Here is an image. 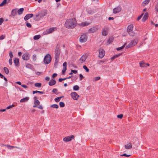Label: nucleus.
Listing matches in <instances>:
<instances>
[{
    "instance_id": "37",
    "label": "nucleus",
    "mask_w": 158,
    "mask_h": 158,
    "mask_svg": "<svg viewBox=\"0 0 158 158\" xmlns=\"http://www.w3.org/2000/svg\"><path fill=\"white\" fill-rule=\"evenodd\" d=\"M7 3V0H3L2 2L0 4V6H4Z\"/></svg>"
},
{
    "instance_id": "25",
    "label": "nucleus",
    "mask_w": 158,
    "mask_h": 158,
    "mask_svg": "<svg viewBox=\"0 0 158 158\" xmlns=\"http://www.w3.org/2000/svg\"><path fill=\"white\" fill-rule=\"evenodd\" d=\"M17 14L16 9H13L11 11V15L12 16H15Z\"/></svg>"
},
{
    "instance_id": "19",
    "label": "nucleus",
    "mask_w": 158,
    "mask_h": 158,
    "mask_svg": "<svg viewBox=\"0 0 158 158\" xmlns=\"http://www.w3.org/2000/svg\"><path fill=\"white\" fill-rule=\"evenodd\" d=\"M29 99V98L28 97H26L20 100V102L21 103L25 102H27Z\"/></svg>"
},
{
    "instance_id": "57",
    "label": "nucleus",
    "mask_w": 158,
    "mask_h": 158,
    "mask_svg": "<svg viewBox=\"0 0 158 158\" xmlns=\"http://www.w3.org/2000/svg\"><path fill=\"white\" fill-rule=\"evenodd\" d=\"M63 68H66L67 63L66 62H64L63 64Z\"/></svg>"
},
{
    "instance_id": "29",
    "label": "nucleus",
    "mask_w": 158,
    "mask_h": 158,
    "mask_svg": "<svg viewBox=\"0 0 158 158\" xmlns=\"http://www.w3.org/2000/svg\"><path fill=\"white\" fill-rule=\"evenodd\" d=\"M121 54H122L120 53V54H119L114 55V56H113L112 57H111V60H114L115 58H117L118 57L120 56Z\"/></svg>"
},
{
    "instance_id": "49",
    "label": "nucleus",
    "mask_w": 158,
    "mask_h": 158,
    "mask_svg": "<svg viewBox=\"0 0 158 158\" xmlns=\"http://www.w3.org/2000/svg\"><path fill=\"white\" fill-rule=\"evenodd\" d=\"M100 77L99 76L97 77L94 78V80L95 81H97L99 80H100Z\"/></svg>"
},
{
    "instance_id": "3",
    "label": "nucleus",
    "mask_w": 158,
    "mask_h": 158,
    "mask_svg": "<svg viewBox=\"0 0 158 158\" xmlns=\"http://www.w3.org/2000/svg\"><path fill=\"white\" fill-rule=\"evenodd\" d=\"M48 11L46 10H41L36 15L35 17H34V19L36 21L39 20L41 18H43L47 14Z\"/></svg>"
},
{
    "instance_id": "15",
    "label": "nucleus",
    "mask_w": 158,
    "mask_h": 158,
    "mask_svg": "<svg viewBox=\"0 0 158 158\" xmlns=\"http://www.w3.org/2000/svg\"><path fill=\"white\" fill-rule=\"evenodd\" d=\"M139 65L140 67H144L149 66V64L148 63H145L143 61H141L139 63Z\"/></svg>"
},
{
    "instance_id": "6",
    "label": "nucleus",
    "mask_w": 158,
    "mask_h": 158,
    "mask_svg": "<svg viewBox=\"0 0 158 158\" xmlns=\"http://www.w3.org/2000/svg\"><path fill=\"white\" fill-rule=\"evenodd\" d=\"M56 29V27H52L50 28L49 29H47L45 31H44L43 32V34L44 35H47L48 34L50 33L55 30Z\"/></svg>"
},
{
    "instance_id": "18",
    "label": "nucleus",
    "mask_w": 158,
    "mask_h": 158,
    "mask_svg": "<svg viewBox=\"0 0 158 158\" xmlns=\"http://www.w3.org/2000/svg\"><path fill=\"white\" fill-rule=\"evenodd\" d=\"M22 58L24 60H28L29 59V56L28 53L24 54L22 56Z\"/></svg>"
},
{
    "instance_id": "64",
    "label": "nucleus",
    "mask_w": 158,
    "mask_h": 158,
    "mask_svg": "<svg viewBox=\"0 0 158 158\" xmlns=\"http://www.w3.org/2000/svg\"><path fill=\"white\" fill-rule=\"evenodd\" d=\"M143 14H141L139 16L138 18H137V20H140L141 18H142V16H143Z\"/></svg>"
},
{
    "instance_id": "42",
    "label": "nucleus",
    "mask_w": 158,
    "mask_h": 158,
    "mask_svg": "<svg viewBox=\"0 0 158 158\" xmlns=\"http://www.w3.org/2000/svg\"><path fill=\"white\" fill-rule=\"evenodd\" d=\"M59 105L61 107H64L65 106L64 103L63 102H60L59 103Z\"/></svg>"
},
{
    "instance_id": "47",
    "label": "nucleus",
    "mask_w": 158,
    "mask_h": 158,
    "mask_svg": "<svg viewBox=\"0 0 158 158\" xmlns=\"http://www.w3.org/2000/svg\"><path fill=\"white\" fill-rule=\"evenodd\" d=\"M123 116V115L122 114H121L119 115H117V118H119L120 119H122Z\"/></svg>"
},
{
    "instance_id": "55",
    "label": "nucleus",
    "mask_w": 158,
    "mask_h": 158,
    "mask_svg": "<svg viewBox=\"0 0 158 158\" xmlns=\"http://www.w3.org/2000/svg\"><path fill=\"white\" fill-rule=\"evenodd\" d=\"M79 76H80V80H81L82 79L84 78L83 76L81 74H79Z\"/></svg>"
},
{
    "instance_id": "48",
    "label": "nucleus",
    "mask_w": 158,
    "mask_h": 158,
    "mask_svg": "<svg viewBox=\"0 0 158 158\" xmlns=\"http://www.w3.org/2000/svg\"><path fill=\"white\" fill-rule=\"evenodd\" d=\"M15 106L13 104H12V105H9L8 107H7L6 108V109H10L13 107H14Z\"/></svg>"
},
{
    "instance_id": "24",
    "label": "nucleus",
    "mask_w": 158,
    "mask_h": 158,
    "mask_svg": "<svg viewBox=\"0 0 158 158\" xmlns=\"http://www.w3.org/2000/svg\"><path fill=\"white\" fill-rule=\"evenodd\" d=\"M26 67L27 68L33 71V66L31 64H27L26 65Z\"/></svg>"
},
{
    "instance_id": "63",
    "label": "nucleus",
    "mask_w": 158,
    "mask_h": 158,
    "mask_svg": "<svg viewBox=\"0 0 158 158\" xmlns=\"http://www.w3.org/2000/svg\"><path fill=\"white\" fill-rule=\"evenodd\" d=\"M57 76V74L56 73H53L52 76V77L53 78H54Z\"/></svg>"
},
{
    "instance_id": "43",
    "label": "nucleus",
    "mask_w": 158,
    "mask_h": 158,
    "mask_svg": "<svg viewBox=\"0 0 158 158\" xmlns=\"http://www.w3.org/2000/svg\"><path fill=\"white\" fill-rule=\"evenodd\" d=\"M83 68L87 72H88L89 71V69L87 67L86 65H84Z\"/></svg>"
},
{
    "instance_id": "58",
    "label": "nucleus",
    "mask_w": 158,
    "mask_h": 158,
    "mask_svg": "<svg viewBox=\"0 0 158 158\" xmlns=\"http://www.w3.org/2000/svg\"><path fill=\"white\" fill-rule=\"evenodd\" d=\"M71 72H73V73L76 74L77 72V71L76 70H71Z\"/></svg>"
},
{
    "instance_id": "36",
    "label": "nucleus",
    "mask_w": 158,
    "mask_h": 158,
    "mask_svg": "<svg viewBox=\"0 0 158 158\" xmlns=\"http://www.w3.org/2000/svg\"><path fill=\"white\" fill-rule=\"evenodd\" d=\"M50 107L55 108H58L59 107V106L56 104H54L51 105L50 106Z\"/></svg>"
},
{
    "instance_id": "56",
    "label": "nucleus",
    "mask_w": 158,
    "mask_h": 158,
    "mask_svg": "<svg viewBox=\"0 0 158 158\" xmlns=\"http://www.w3.org/2000/svg\"><path fill=\"white\" fill-rule=\"evenodd\" d=\"M65 80H66V78H59L58 80V81L59 82H61L62 81Z\"/></svg>"
},
{
    "instance_id": "10",
    "label": "nucleus",
    "mask_w": 158,
    "mask_h": 158,
    "mask_svg": "<svg viewBox=\"0 0 158 158\" xmlns=\"http://www.w3.org/2000/svg\"><path fill=\"white\" fill-rule=\"evenodd\" d=\"M87 58V56L86 55H84L80 58L79 61L81 63H83L85 62Z\"/></svg>"
},
{
    "instance_id": "20",
    "label": "nucleus",
    "mask_w": 158,
    "mask_h": 158,
    "mask_svg": "<svg viewBox=\"0 0 158 158\" xmlns=\"http://www.w3.org/2000/svg\"><path fill=\"white\" fill-rule=\"evenodd\" d=\"M148 13H146L144 15L142 20L143 22H145L148 19Z\"/></svg>"
},
{
    "instance_id": "23",
    "label": "nucleus",
    "mask_w": 158,
    "mask_h": 158,
    "mask_svg": "<svg viewBox=\"0 0 158 158\" xmlns=\"http://www.w3.org/2000/svg\"><path fill=\"white\" fill-rule=\"evenodd\" d=\"M97 29L95 27L91 28L89 30V32L90 33H93L97 31Z\"/></svg>"
},
{
    "instance_id": "44",
    "label": "nucleus",
    "mask_w": 158,
    "mask_h": 158,
    "mask_svg": "<svg viewBox=\"0 0 158 158\" xmlns=\"http://www.w3.org/2000/svg\"><path fill=\"white\" fill-rule=\"evenodd\" d=\"M113 39L112 38H110L107 40V42L109 44H110L113 42Z\"/></svg>"
},
{
    "instance_id": "9",
    "label": "nucleus",
    "mask_w": 158,
    "mask_h": 158,
    "mask_svg": "<svg viewBox=\"0 0 158 158\" xmlns=\"http://www.w3.org/2000/svg\"><path fill=\"white\" fill-rule=\"evenodd\" d=\"M70 95L75 100H77L79 97V96L76 92H72Z\"/></svg>"
},
{
    "instance_id": "5",
    "label": "nucleus",
    "mask_w": 158,
    "mask_h": 158,
    "mask_svg": "<svg viewBox=\"0 0 158 158\" xmlns=\"http://www.w3.org/2000/svg\"><path fill=\"white\" fill-rule=\"evenodd\" d=\"M138 42V40L137 39H134L131 41L130 43L126 46V48H128L135 46Z\"/></svg>"
},
{
    "instance_id": "34",
    "label": "nucleus",
    "mask_w": 158,
    "mask_h": 158,
    "mask_svg": "<svg viewBox=\"0 0 158 158\" xmlns=\"http://www.w3.org/2000/svg\"><path fill=\"white\" fill-rule=\"evenodd\" d=\"M3 69L5 73L6 74H8L9 73V70L6 67H4L3 68Z\"/></svg>"
},
{
    "instance_id": "53",
    "label": "nucleus",
    "mask_w": 158,
    "mask_h": 158,
    "mask_svg": "<svg viewBox=\"0 0 158 158\" xmlns=\"http://www.w3.org/2000/svg\"><path fill=\"white\" fill-rule=\"evenodd\" d=\"M32 58H33V59L34 60H35L36 59V55L35 54H34L33 55V56H32Z\"/></svg>"
},
{
    "instance_id": "11",
    "label": "nucleus",
    "mask_w": 158,
    "mask_h": 158,
    "mask_svg": "<svg viewBox=\"0 0 158 158\" xmlns=\"http://www.w3.org/2000/svg\"><path fill=\"white\" fill-rule=\"evenodd\" d=\"M108 33V28L106 27H104L102 30V35L103 36H106Z\"/></svg>"
},
{
    "instance_id": "61",
    "label": "nucleus",
    "mask_w": 158,
    "mask_h": 158,
    "mask_svg": "<svg viewBox=\"0 0 158 158\" xmlns=\"http://www.w3.org/2000/svg\"><path fill=\"white\" fill-rule=\"evenodd\" d=\"M67 68H63V69L62 70V72L63 73H65L66 70Z\"/></svg>"
},
{
    "instance_id": "54",
    "label": "nucleus",
    "mask_w": 158,
    "mask_h": 158,
    "mask_svg": "<svg viewBox=\"0 0 158 158\" xmlns=\"http://www.w3.org/2000/svg\"><path fill=\"white\" fill-rule=\"evenodd\" d=\"M5 36L4 35H2L0 36V40H2L4 39L5 38Z\"/></svg>"
},
{
    "instance_id": "2",
    "label": "nucleus",
    "mask_w": 158,
    "mask_h": 158,
    "mask_svg": "<svg viewBox=\"0 0 158 158\" xmlns=\"http://www.w3.org/2000/svg\"><path fill=\"white\" fill-rule=\"evenodd\" d=\"M77 21L75 18L67 19L65 22L64 26L68 29H73L76 26Z\"/></svg>"
},
{
    "instance_id": "21",
    "label": "nucleus",
    "mask_w": 158,
    "mask_h": 158,
    "mask_svg": "<svg viewBox=\"0 0 158 158\" xmlns=\"http://www.w3.org/2000/svg\"><path fill=\"white\" fill-rule=\"evenodd\" d=\"M133 26L132 24H131L128 26L127 27V31L128 32H130L133 31Z\"/></svg>"
},
{
    "instance_id": "51",
    "label": "nucleus",
    "mask_w": 158,
    "mask_h": 158,
    "mask_svg": "<svg viewBox=\"0 0 158 158\" xmlns=\"http://www.w3.org/2000/svg\"><path fill=\"white\" fill-rule=\"evenodd\" d=\"M9 63L10 65H11L12 64V59L10 58L9 60Z\"/></svg>"
},
{
    "instance_id": "12",
    "label": "nucleus",
    "mask_w": 158,
    "mask_h": 158,
    "mask_svg": "<svg viewBox=\"0 0 158 158\" xmlns=\"http://www.w3.org/2000/svg\"><path fill=\"white\" fill-rule=\"evenodd\" d=\"M122 10L121 6H118L113 9V13L115 14L120 12Z\"/></svg>"
},
{
    "instance_id": "17",
    "label": "nucleus",
    "mask_w": 158,
    "mask_h": 158,
    "mask_svg": "<svg viewBox=\"0 0 158 158\" xmlns=\"http://www.w3.org/2000/svg\"><path fill=\"white\" fill-rule=\"evenodd\" d=\"M34 105H36L37 106L39 105L40 104V102L37 99V97L35 96L34 97Z\"/></svg>"
},
{
    "instance_id": "27",
    "label": "nucleus",
    "mask_w": 158,
    "mask_h": 158,
    "mask_svg": "<svg viewBox=\"0 0 158 158\" xmlns=\"http://www.w3.org/2000/svg\"><path fill=\"white\" fill-rule=\"evenodd\" d=\"M24 10V9L23 8L19 9L18 10V13L19 15H20L22 14Z\"/></svg>"
},
{
    "instance_id": "1",
    "label": "nucleus",
    "mask_w": 158,
    "mask_h": 158,
    "mask_svg": "<svg viewBox=\"0 0 158 158\" xmlns=\"http://www.w3.org/2000/svg\"><path fill=\"white\" fill-rule=\"evenodd\" d=\"M60 48V44H57L55 49V63L54 65L55 68L57 67L59 62L60 54L61 53Z\"/></svg>"
},
{
    "instance_id": "46",
    "label": "nucleus",
    "mask_w": 158,
    "mask_h": 158,
    "mask_svg": "<svg viewBox=\"0 0 158 158\" xmlns=\"http://www.w3.org/2000/svg\"><path fill=\"white\" fill-rule=\"evenodd\" d=\"M9 55L10 58L12 59L13 56V55L11 51H10Z\"/></svg>"
},
{
    "instance_id": "13",
    "label": "nucleus",
    "mask_w": 158,
    "mask_h": 158,
    "mask_svg": "<svg viewBox=\"0 0 158 158\" xmlns=\"http://www.w3.org/2000/svg\"><path fill=\"white\" fill-rule=\"evenodd\" d=\"M74 138V136L73 135H71L70 136H68L64 137L63 139V140L65 142H69L71 141L72 139Z\"/></svg>"
},
{
    "instance_id": "40",
    "label": "nucleus",
    "mask_w": 158,
    "mask_h": 158,
    "mask_svg": "<svg viewBox=\"0 0 158 158\" xmlns=\"http://www.w3.org/2000/svg\"><path fill=\"white\" fill-rule=\"evenodd\" d=\"M7 148H8L9 149H13V148H18V147H15V146H10L9 145H7Z\"/></svg>"
},
{
    "instance_id": "35",
    "label": "nucleus",
    "mask_w": 158,
    "mask_h": 158,
    "mask_svg": "<svg viewBox=\"0 0 158 158\" xmlns=\"http://www.w3.org/2000/svg\"><path fill=\"white\" fill-rule=\"evenodd\" d=\"M126 44V43H125L121 47H118V48H116V50L118 51H119V50H122V49H123L124 47H125V45Z\"/></svg>"
},
{
    "instance_id": "28",
    "label": "nucleus",
    "mask_w": 158,
    "mask_h": 158,
    "mask_svg": "<svg viewBox=\"0 0 158 158\" xmlns=\"http://www.w3.org/2000/svg\"><path fill=\"white\" fill-rule=\"evenodd\" d=\"M63 97H64L63 96H61L60 97H57L56 98L54 99L55 101L56 102H58L60 101V99L62 98H63Z\"/></svg>"
},
{
    "instance_id": "62",
    "label": "nucleus",
    "mask_w": 158,
    "mask_h": 158,
    "mask_svg": "<svg viewBox=\"0 0 158 158\" xmlns=\"http://www.w3.org/2000/svg\"><path fill=\"white\" fill-rule=\"evenodd\" d=\"M57 89H54L52 90V92L54 93H56L57 91Z\"/></svg>"
},
{
    "instance_id": "38",
    "label": "nucleus",
    "mask_w": 158,
    "mask_h": 158,
    "mask_svg": "<svg viewBox=\"0 0 158 158\" xmlns=\"http://www.w3.org/2000/svg\"><path fill=\"white\" fill-rule=\"evenodd\" d=\"M41 84L40 83H37L35 84V87L38 88H40L41 86Z\"/></svg>"
},
{
    "instance_id": "41",
    "label": "nucleus",
    "mask_w": 158,
    "mask_h": 158,
    "mask_svg": "<svg viewBox=\"0 0 158 158\" xmlns=\"http://www.w3.org/2000/svg\"><path fill=\"white\" fill-rule=\"evenodd\" d=\"M149 0H145L143 2V4L144 5H146L149 3Z\"/></svg>"
},
{
    "instance_id": "26",
    "label": "nucleus",
    "mask_w": 158,
    "mask_h": 158,
    "mask_svg": "<svg viewBox=\"0 0 158 158\" xmlns=\"http://www.w3.org/2000/svg\"><path fill=\"white\" fill-rule=\"evenodd\" d=\"M125 148L126 149H129L131 148L132 147V145L130 143H129L128 144L125 145Z\"/></svg>"
},
{
    "instance_id": "16",
    "label": "nucleus",
    "mask_w": 158,
    "mask_h": 158,
    "mask_svg": "<svg viewBox=\"0 0 158 158\" xmlns=\"http://www.w3.org/2000/svg\"><path fill=\"white\" fill-rule=\"evenodd\" d=\"M14 62L16 66L18 67L19 66V60L18 58H15L14 60Z\"/></svg>"
},
{
    "instance_id": "31",
    "label": "nucleus",
    "mask_w": 158,
    "mask_h": 158,
    "mask_svg": "<svg viewBox=\"0 0 158 158\" xmlns=\"http://www.w3.org/2000/svg\"><path fill=\"white\" fill-rule=\"evenodd\" d=\"M41 37V36L40 35H37L34 36L33 37V39L34 40H37L39 39Z\"/></svg>"
},
{
    "instance_id": "7",
    "label": "nucleus",
    "mask_w": 158,
    "mask_h": 158,
    "mask_svg": "<svg viewBox=\"0 0 158 158\" xmlns=\"http://www.w3.org/2000/svg\"><path fill=\"white\" fill-rule=\"evenodd\" d=\"M87 39V35L86 34L82 35L80 38V41L81 43L85 42Z\"/></svg>"
},
{
    "instance_id": "50",
    "label": "nucleus",
    "mask_w": 158,
    "mask_h": 158,
    "mask_svg": "<svg viewBox=\"0 0 158 158\" xmlns=\"http://www.w3.org/2000/svg\"><path fill=\"white\" fill-rule=\"evenodd\" d=\"M156 10L158 13V2L155 6Z\"/></svg>"
},
{
    "instance_id": "22",
    "label": "nucleus",
    "mask_w": 158,
    "mask_h": 158,
    "mask_svg": "<svg viewBox=\"0 0 158 158\" xmlns=\"http://www.w3.org/2000/svg\"><path fill=\"white\" fill-rule=\"evenodd\" d=\"M56 81L53 79L51 80L48 83L49 85L52 86L55 84Z\"/></svg>"
},
{
    "instance_id": "30",
    "label": "nucleus",
    "mask_w": 158,
    "mask_h": 158,
    "mask_svg": "<svg viewBox=\"0 0 158 158\" xmlns=\"http://www.w3.org/2000/svg\"><path fill=\"white\" fill-rule=\"evenodd\" d=\"M87 13L89 14H92L95 13V10L94 9L89 10L87 11Z\"/></svg>"
},
{
    "instance_id": "60",
    "label": "nucleus",
    "mask_w": 158,
    "mask_h": 158,
    "mask_svg": "<svg viewBox=\"0 0 158 158\" xmlns=\"http://www.w3.org/2000/svg\"><path fill=\"white\" fill-rule=\"evenodd\" d=\"M37 93H39L41 94H44V92L37 90Z\"/></svg>"
},
{
    "instance_id": "8",
    "label": "nucleus",
    "mask_w": 158,
    "mask_h": 158,
    "mask_svg": "<svg viewBox=\"0 0 158 158\" xmlns=\"http://www.w3.org/2000/svg\"><path fill=\"white\" fill-rule=\"evenodd\" d=\"M98 51L99 52L98 56L100 58H102L105 56V51L101 48L99 49Z\"/></svg>"
},
{
    "instance_id": "59",
    "label": "nucleus",
    "mask_w": 158,
    "mask_h": 158,
    "mask_svg": "<svg viewBox=\"0 0 158 158\" xmlns=\"http://www.w3.org/2000/svg\"><path fill=\"white\" fill-rule=\"evenodd\" d=\"M3 22V19L2 18H0V25H1Z\"/></svg>"
},
{
    "instance_id": "4",
    "label": "nucleus",
    "mask_w": 158,
    "mask_h": 158,
    "mask_svg": "<svg viewBox=\"0 0 158 158\" xmlns=\"http://www.w3.org/2000/svg\"><path fill=\"white\" fill-rule=\"evenodd\" d=\"M52 60V57L49 54H47L44 57V62L45 64H48L50 63Z\"/></svg>"
},
{
    "instance_id": "39",
    "label": "nucleus",
    "mask_w": 158,
    "mask_h": 158,
    "mask_svg": "<svg viewBox=\"0 0 158 158\" xmlns=\"http://www.w3.org/2000/svg\"><path fill=\"white\" fill-rule=\"evenodd\" d=\"M128 33L129 35L131 36H133L135 35V33L133 31L129 32Z\"/></svg>"
},
{
    "instance_id": "14",
    "label": "nucleus",
    "mask_w": 158,
    "mask_h": 158,
    "mask_svg": "<svg viewBox=\"0 0 158 158\" xmlns=\"http://www.w3.org/2000/svg\"><path fill=\"white\" fill-rule=\"evenodd\" d=\"M33 16L32 14H29L26 15L24 17V19L25 21H27L30 18L32 17Z\"/></svg>"
},
{
    "instance_id": "45",
    "label": "nucleus",
    "mask_w": 158,
    "mask_h": 158,
    "mask_svg": "<svg viewBox=\"0 0 158 158\" xmlns=\"http://www.w3.org/2000/svg\"><path fill=\"white\" fill-rule=\"evenodd\" d=\"M26 26L30 28L31 27V24L30 23H28L27 22H26Z\"/></svg>"
},
{
    "instance_id": "32",
    "label": "nucleus",
    "mask_w": 158,
    "mask_h": 158,
    "mask_svg": "<svg viewBox=\"0 0 158 158\" xmlns=\"http://www.w3.org/2000/svg\"><path fill=\"white\" fill-rule=\"evenodd\" d=\"M89 23L86 22H83L81 23L80 25L82 27H84L86 26H87L89 25Z\"/></svg>"
},
{
    "instance_id": "33",
    "label": "nucleus",
    "mask_w": 158,
    "mask_h": 158,
    "mask_svg": "<svg viewBox=\"0 0 158 158\" xmlns=\"http://www.w3.org/2000/svg\"><path fill=\"white\" fill-rule=\"evenodd\" d=\"M73 89L75 91H77L79 90V87L77 85H75L73 87Z\"/></svg>"
},
{
    "instance_id": "52",
    "label": "nucleus",
    "mask_w": 158,
    "mask_h": 158,
    "mask_svg": "<svg viewBox=\"0 0 158 158\" xmlns=\"http://www.w3.org/2000/svg\"><path fill=\"white\" fill-rule=\"evenodd\" d=\"M120 156H126V157H128L130 156H131V155H127L126 154H124L122 155H120Z\"/></svg>"
}]
</instances>
